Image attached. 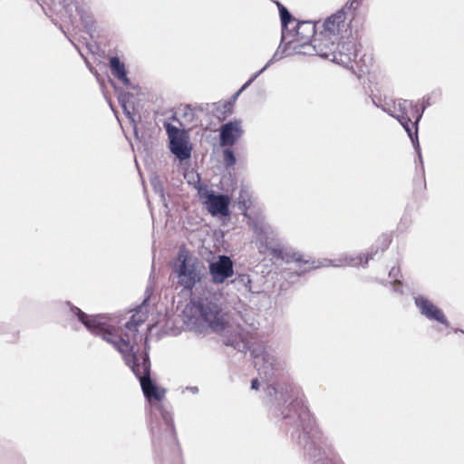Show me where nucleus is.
<instances>
[{"mask_svg":"<svg viewBox=\"0 0 464 464\" xmlns=\"http://www.w3.org/2000/svg\"><path fill=\"white\" fill-rule=\"evenodd\" d=\"M72 312L92 334L102 336L119 351L126 364L140 379L143 393L150 402L153 400L156 401L162 400L165 391L158 387L150 378V363L148 355H138L134 351L132 340L136 335L138 325L144 321L140 314H133L131 320L126 323L125 327L128 333L122 334L119 333V330L104 316H91L77 307H74Z\"/></svg>","mask_w":464,"mask_h":464,"instance_id":"nucleus-1","label":"nucleus"},{"mask_svg":"<svg viewBox=\"0 0 464 464\" xmlns=\"http://www.w3.org/2000/svg\"><path fill=\"white\" fill-rule=\"evenodd\" d=\"M190 312L194 318V327L199 334L214 332L220 334L226 345L239 352L246 348V342L240 326L232 322L230 315L221 313L218 304L212 299H199L192 302Z\"/></svg>","mask_w":464,"mask_h":464,"instance_id":"nucleus-2","label":"nucleus"},{"mask_svg":"<svg viewBox=\"0 0 464 464\" xmlns=\"http://www.w3.org/2000/svg\"><path fill=\"white\" fill-rule=\"evenodd\" d=\"M338 41L321 31L314 35L311 43L296 45L295 50L304 55L316 54L343 67H348L356 57L354 44L352 43L343 44L342 50L336 52L340 47Z\"/></svg>","mask_w":464,"mask_h":464,"instance_id":"nucleus-3","label":"nucleus"},{"mask_svg":"<svg viewBox=\"0 0 464 464\" xmlns=\"http://www.w3.org/2000/svg\"><path fill=\"white\" fill-rule=\"evenodd\" d=\"M170 268L175 287L182 291H191L206 276L204 264L185 247L179 250Z\"/></svg>","mask_w":464,"mask_h":464,"instance_id":"nucleus-4","label":"nucleus"},{"mask_svg":"<svg viewBox=\"0 0 464 464\" xmlns=\"http://www.w3.org/2000/svg\"><path fill=\"white\" fill-rule=\"evenodd\" d=\"M254 231L256 237V244L260 253H264L265 250L269 249L275 256L286 262H295L299 267H301L302 264H310L309 259H304V256L294 248H280L276 246L277 233L268 223L264 221L255 223Z\"/></svg>","mask_w":464,"mask_h":464,"instance_id":"nucleus-5","label":"nucleus"},{"mask_svg":"<svg viewBox=\"0 0 464 464\" xmlns=\"http://www.w3.org/2000/svg\"><path fill=\"white\" fill-rule=\"evenodd\" d=\"M169 139L170 151L180 160H186L191 156V146L188 135L170 123L165 124Z\"/></svg>","mask_w":464,"mask_h":464,"instance_id":"nucleus-6","label":"nucleus"},{"mask_svg":"<svg viewBox=\"0 0 464 464\" xmlns=\"http://www.w3.org/2000/svg\"><path fill=\"white\" fill-rule=\"evenodd\" d=\"M254 364L261 378L268 380L278 370L279 363L275 352L263 346H258L252 352Z\"/></svg>","mask_w":464,"mask_h":464,"instance_id":"nucleus-7","label":"nucleus"},{"mask_svg":"<svg viewBox=\"0 0 464 464\" xmlns=\"http://www.w3.org/2000/svg\"><path fill=\"white\" fill-rule=\"evenodd\" d=\"M412 107V103L406 100H397L393 102L392 108L389 105V103H385L382 108L384 111H386L392 117L397 119L401 126L404 128L409 137L411 139L415 149L419 151V142L417 136L415 139L412 137L411 130L409 127V122L411 121V118L408 116V109Z\"/></svg>","mask_w":464,"mask_h":464,"instance_id":"nucleus-8","label":"nucleus"},{"mask_svg":"<svg viewBox=\"0 0 464 464\" xmlns=\"http://www.w3.org/2000/svg\"><path fill=\"white\" fill-rule=\"evenodd\" d=\"M414 303L422 316L430 321H435L447 327L449 326V322L443 311L430 299L421 295H418L414 296Z\"/></svg>","mask_w":464,"mask_h":464,"instance_id":"nucleus-9","label":"nucleus"},{"mask_svg":"<svg viewBox=\"0 0 464 464\" xmlns=\"http://www.w3.org/2000/svg\"><path fill=\"white\" fill-rule=\"evenodd\" d=\"M233 262L227 256H219L209 264V274L216 284H222L233 275Z\"/></svg>","mask_w":464,"mask_h":464,"instance_id":"nucleus-10","label":"nucleus"},{"mask_svg":"<svg viewBox=\"0 0 464 464\" xmlns=\"http://www.w3.org/2000/svg\"><path fill=\"white\" fill-rule=\"evenodd\" d=\"M201 197L205 198L204 204L212 216L228 215V206L230 203L228 196L216 195L212 191H206L201 194Z\"/></svg>","mask_w":464,"mask_h":464,"instance_id":"nucleus-11","label":"nucleus"},{"mask_svg":"<svg viewBox=\"0 0 464 464\" xmlns=\"http://www.w3.org/2000/svg\"><path fill=\"white\" fill-rule=\"evenodd\" d=\"M345 20L344 11H337L325 20L323 24L324 30L322 32L339 40V34L345 30L347 26Z\"/></svg>","mask_w":464,"mask_h":464,"instance_id":"nucleus-12","label":"nucleus"},{"mask_svg":"<svg viewBox=\"0 0 464 464\" xmlns=\"http://www.w3.org/2000/svg\"><path fill=\"white\" fill-rule=\"evenodd\" d=\"M371 258H372L371 256H367L364 257L363 256H353L345 255L343 256L339 257L338 259H334V260L325 259V260H324V262H317L316 265H315V262L313 261L311 263V267L316 268V267H320V266H337V267L344 266H357L360 265L364 266L367 264L368 260Z\"/></svg>","mask_w":464,"mask_h":464,"instance_id":"nucleus-13","label":"nucleus"},{"mask_svg":"<svg viewBox=\"0 0 464 464\" xmlns=\"http://www.w3.org/2000/svg\"><path fill=\"white\" fill-rule=\"evenodd\" d=\"M240 121H229L220 128V145L232 146L242 135Z\"/></svg>","mask_w":464,"mask_h":464,"instance_id":"nucleus-14","label":"nucleus"},{"mask_svg":"<svg viewBox=\"0 0 464 464\" xmlns=\"http://www.w3.org/2000/svg\"><path fill=\"white\" fill-rule=\"evenodd\" d=\"M315 34V25L311 22L299 23L296 27V40L294 48L308 40Z\"/></svg>","mask_w":464,"mask_h":464,"instance_id":"nucleus-15","label":"nucleus"},{"mask_svg":"<svg viewBox=\"0 0 464 464\" xmlns=\"http://www.w3.org/2000/svg\"><path fill=\"white\" fill-rule=\"evenodd\" d=\"M110 66L112 74L117 77L124 85L129 86L130 81L126 74L124 63L118 57H112L110 60Z\"/></svg>","mask_w":464,"mask_h":464,"instance_id":"nucleus-16","label":"nucleus"},{"mask_svg":"<svg viewBox=\"0 0 464 464\" xmlns=\"http://www.w3.org/2000/svg\"><path fill=\"white\" fill-rule=\"evenodd\" d=\"M132 98H133L132 94H130L129 92H120V94H119V102H120L125 114L132 122H134L132 114H133L135 109H134V102L132 101Z\"/></svg>","mask_w":464,"mask_h":464,"instance_id":"nucleus-17","label":"nucleus"},{"mask_svg":"<svg viewBox=\"0 0 464 464\" xmlns=\"http://www.w3.org/2000/svg\"><path fill=\"white\" fill-rule=\"evenodd\" d=\"M237 204L239 209L242 210L245 217L250 218L249 208L251 207V194L246 189H241L238 198Z\"/></svg>","mask_w":464,"mask_h":464,"instance_id":"nucleus-18","label":"nucleus"},{"mask_svg":"<svg viewBox=\"0 0 464 464\" xmlns=\"http://www.w3.org/2000/svg\"><path fill=\"white\" fill-rule=\"evenodd\" d=\"M232 283L238 291H244L247 293H253L251 286V279L248 275H239L237 276Z\"/></svg>","mask_w":464,"mask_h":464,"instance_id":"nucleus-19","label":"nucleus"},{"mask_svg":"<svg viewBox=\"0 0 464 464\" xmlns=\"http://www.w3.org/2000/svg\"><path fill=\"white\" fill-rule=\"evenodd\" d=\"M273 63V60L271 59L270 61L267 62V63L259 71L257 72L256 73H255L242 87L241 89L237 92V93L236 94V96H238L239 93L244 91L246 88H247L263 72H265L270 65L271 63Z\"/></svg>","mask_w":464,"mask_h":464,"instance_id":"nucleus-20","label":"nucleus"},{"mask_svg":"<svg viewBox=\"0 0 464 464\" xmlns=\"http://www.w3.org/2000/svg\"><path fill=\"white\" fill-rule=\"evenodd\" d=\"M224 161L227 166H232L236 163V157L232 150L228 149L224 150Z\"/></svg>","mask_w":464,"mask_h":464,"instance_id":"nucleus-21","label":"nucleus"},{"mask_svg":"<svg viewBox=\"0 0 464 464\" xmlns=\"http://www.w3.org/2000/svg\"><path fill=\"white\" fill-rule=\"evenodd\" d=\"M279 10H280V16L283 25H286L287 23L291 19V14L287 11V9L282 5H279Z\"/></svg>","mask_w":464,"mask_h":464,"instance_id":"nucleus-22","label":"nucleus"},{"mask_svg":"<svg viewBox=\"0 0 464 464\" xmlns=\"http://www.w3.org/2000/svg\"><path fill=\"white\" fill-rule=\"evenodd\" d=\"M152 184H153V187H154V189L156 190V192L160 194V198H163L164 197L163 190H162L161 186L159 184V180H157V179L152 180Z\"/></svg>","mask_w":464,"mask_h":464,"instance_id":"nucleus-23","label":"nucleus"},{"mask_svg":"<svg viewBox=\"0 0 464 464\" xmlns=\"http://www.w3.org/2000/svg\"><path fill=\"white\" fill-rule=\"evenodd\" d=\"M162 417L165 420V422L167 423V425H169L170 427V429L173 430V427L171 424V419L169 417H168L167 414H164V413L162 414Z\"/></svg>","mask_w":464,"mask_h":464,"instance_id":"nucleus-24","label":"nucleus"},{"mask_svg":"<svg viewBox=\"0 0 464 464\" xmlns=\"http://www.w3.org/2000/svg\"><path fill=\"white\" fill-rule=\"evenodd\" d=\"M259 387V381L257 379H254L251 383V388L253 390H257Z\"/></svg>","mask_w":464,"mask_h":464,"instance_id":"nucleus-25","label":"nucleus"},{"mask_svg":"<svg viewBox=\"0 0 464 464\" xmlns=\"http://www.w3.org/2000/svg\"><path fill=\"white\" fill-rule=\"evenodd\" d=\"M420 118H421V113H420V114H419V115L417 116L416 121H415V122H414V125H415V133H416V134H417V130H418V122L420 121Z\"/></svg>","mask_w":464,"mask_h":464,"instance_id":"nucleus-26","label":"nucleus"},{"mask_svg":"<svg viewBox=\"0 0 464 464\" xmlns=\"http://www.w3.org/2000/svg\"><path fill=\"white\" fill-rule=\"evenodd\" d=\"M309 429H310V430H307V427H304V432L305 434H308L310 431H312L313 428H312V427H310Z\"/></svg>","mask_w":464,"mask_h":464,"instance_id":"nucleus-27","label":"nucleus"},{"mask_svg":"<svg viewBox=\"0 0 464 464\" xmlns=\"http://www.w3.org/2000/svg\"><path fill=\"white\" fill-rule=\"evenodd\" d=\"M190 391L193 392V393H196L198 392V388L197 387H191L189 388Z\"/></svg>","mask_w":464,"mask_h":464,"instance_id":"nucleus-28","label":"nucleus"},{"mask_svg":"<svg viewBox=\"0 0 464 464\" xmlns=\"http://www.w3.org/2000/svg\"><path fill=\"white\" fill-rule=\"evenodd\" d=\"M395 272V268H392L391 272H390V276H392L393 273Z\"/></svg>","mask_w":464,"mask_h":464,"instance_id":"nucleus-29","label":"nucleus"}]
</instances>
